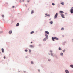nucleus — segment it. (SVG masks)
<instances>
[{
	"mask_svg": "<svg viewBox=\"0 0 73 73\" xmlns=\"http://www.w3.org/2000/svg\"><path fill=\"white\" fill-rule=\"evenodd\" d=\"M52 41H54V39H55V40H58V38L56 37H52Z\"/></svg>",
	"mask_w": 73,
	"mask_h": 73,
	"instance_id": "f257e3e1",
	"label": "nucleus"
},
{
	"mask_svg": "<svg viewBox=\"0 0 73 73\" xmlns=\"http://www.w3.org/2000/svg\"><path fill=\"white\" fill-rule=\"evenodd\" d=\"M70 12L71 13H73V7H72L71 9L70 10Z\"/></svg>",
	"mask_w": 73,
	"mask_h": 73,
	"instance_id": "f03ea898",
	"label": "nucleus"
},
{
	"mask_svg": "<svg viewBox=\"0 0 73 73\" xmlns=\"http://www.w3.org/2000/svg\"><path fill=\"white\" fill-rule=\"evenodd\" d=\"M58 16V13H56V14L54 16V19H56L57 17V16Z\"/></svg>",
	"mask_w": 73,
	"mask_h": 73,
	"instance_id": "7ed1b4c3",
	"label": "nucleus"
},
{
	"mask_svg": "<svg viewBox=\"0 0 73 73\" xmlns=\"http://www.w3.org/2000/svg\"><path fill=\"white\" fill-rule=\"evenodd\" d=\"M61 15L62 18H65V17L64 16V15L63 14H61Z\"/></svg>",
	"mask_w": 73,
	"mask_h": 73,
	"instance_id": "20e7f679",
	"label": "nucleus"
},
{
	"mask_svg": "<svg viewBox=\"0 0 73 73\" xmlns=\"http://www.w3.org/2000/svg\"><path fill=\"white\" fill-rule=\"evenodd\" d=\"M45 33H47V34H48V35L49 34V33L47 31H45Z\"/></svg>",
	"mask_w": 73,
	"mask_h": 73,
	"instance_id": "39448f33",
	"label": "nucleus"
},
{
	"mask_svg": "<svg viewBox=\"0 0 73 73\" xmlns=\"http://www.w3.org/2000/svg\"><path fill=\"white\" fill-rule=\"evenodd\" d=\"M45 36H46V38H48V35H47V34H46V33H45Z\"/></svg>",
	"mask_w": 73,
	"mask_h": 73,
	"instance_id": "423d86ee",
	"label": "nucleus"
},
{
	"mask_svg": "<svg viewBox=\"0 0 73 73\" xmlns=\"http://www.w3.org/2000/svg\"><path fill=\"white\" fill-rule=\"evenodd\" d=\"M29 46L30 48H34V46L32 45H30Z\"/></svg>",
	"mask_w": 73,
	"mask_h": 73,
	"instance_id": "0eeeda50",
	"label": "nucleus"
},
{
	"mask_svg": "<svg viewBox=\"0 0 73 73\" xmlns=\"http://www.w3.org/2000/svg\"><path fill=\"white\" fill-rule=\"evenodd\" d=\"M65 72L66 73H69V71H68V70H65Z\"/></svg>",
	"mask_w": 73,
	"mask_h": 73,
	"instance_id": "6e6552de",
	"label": "nucleus"
},
{
	"mask_svg": "<svg viewBox=\"0 0 73 73\" xmlns=\"http://www.w3.org/2000/svg\"><path fill=\"white\" fill-rule=\"evenodd\" d=\"M2 51L3 53H4V50L3 48H2Z\"/></svg>",
	"mask_w": 73,
	"mask_h": 73,
	"instance_id": "1a4fd4ad",
	"label": "nucleus"
},
{
	"mask_svg": "<svg viewBox=\"0 0 73 73\" xmlns=\"http://www.w3.org/2000/svg\"><path fill=\"white\" fill-rule=\"evenodd\" d=\"M12 31H10L9 32V33L10 34H11L12 33Z\"/></svg>",
	"mask_w": 73,
	"mask_h": 73,
	"instance_id": "9d476101",
	"label": "nucleus"
},
{
	"mask_svg": "<svg viewBox=\"0 0 73 73\" xmlns=\"http://www.w3.org/2000/svg\"><path fill=\"white\" fill-rule=\"evenodd\" d=\"M35 32L34 31H32L31 33V34H33V33H34Z\"/></svg>",
	"mask_w": 73,
	"mask_h": 73,
	"instance_id": "9b49d317",
	"label": "nucleus"
},
{
	"mask_svg": "<svg viewBox=\"0 0 73 73\" xmlns=\"http://www.w3.org/2000/svg\"><path fill=\"white\" fill-rule=\"evenodd\" d=\"M64 13V12L62 11H60V13H62V14Z\"/></svg>",
	"mask_w": 73,
	"mask_h": 73,
	"instance_id": "f8f14e48",
	"label": "nucleus"
},
{
	"mask_svg": "<svg viewBox=\"0 0 73 73\" xmlns=\"http://www.w3.org/2000/svg\"><path fill=\"white\" fill-rule=\"evenodd\" d=\"M34 13V11H33V10H32L31 11V14H32V13Z\"/></svg>",
	"mask_w": 73,
	"mask_h": 73,
	"instance_id": "ddd939ff",
	"label": "nucleus"
},
{
	"mask_svg": "<svg viewBox=\"0 0 73 73\" xmlns=\"http://www.w3.org/2000/svg\"><path fill=\"white\" fill-rule=\"evenodd\" d=\"M45 15H46L47 16H48V17L50 16V15H49V14H45Z\"/></svg>",
	"mask_w": 73,
	"mask_h": 73,
	"instance_id": "4468645a",
	"label": "nucleus"
},
{
	"mask_svg": "<svg viewBox=\"0 0 73 73\" xmlns=\"http://www.w3.org/2000/svg\"><path fill=\"white\" fill-rule=\"evenodd\" d=\"M46 40V38H45L44 39H43V41H45Z\"/></svg>",
	"mask_w": 73,
	"mask_h": 73,
	"instance_id": "2eb2a0df",
	"label": "nucleus"
},
{
	"mask_svg": "<svg viewBox=\"0 0 73 73\" xmlns=\"http://www.w3.org/2000/svg\"><path fill=\"white\" fill-rule=\"evenodd\" d=\"M19 25V23H17L16 25V27H18Z\"/></svg>",
	"mask_w": 73,
	"mask_h": 73,
	"instance_id": "dca6fc26",
	"label": "nucleus"
},
{
	"mask_svg": "<svg viewBox=\"0 0 73 73\" xmlns=\"http://www.w3.org/2000/svg\"><path fill=\"white\" fill-rule=\"evenodd\" d=\"M50 23L51 24H53V22L52 21H51L50 22Z\"/></svg>",
	"mask_w": 73,
	"mask_h": 73,
	"instance_id": "f3484780",
	"label": "nucleus"
},
{
	"mask_svg": "<svg viewBox=\"0 0 73 73\" xmlns=\"http://www.w3.org/2000/svg\"><path fill=\"white\" fill-rule=\"evenodd\" d=\"M61 4H62V5H64V2H62L61 3Z\"/></svg>",
	"mask_w": 73,
	"mask_h": 73,
	"instance_id": "a211bd4d",
	"label": "nucleus"
},
{
	"mask_svg": "<svg viewBox=\"0 0 73 73\" xmlns=\"http://www.w3.org/2000/svg\"><path fill=\"white\" fill-rule=\"evenodd\" d=\"M59 50H61V48L60 47H59Z\"/></svg>",
	"mask_w": 73,
	"mask_h": 73,
	"instance_id": "6ab92c4d",
	"label": "nucleus"
},
{
	"mask_svg": "<svg viewBox=\"0 0 73 73\" xmlns=\"http://www.w3.org/2000/svg\"><path fill=\"white\" fill-rule=\"evenodd\" d=\"M63 53H60V55L61 56H63Z\"/></svg>",
	"mask_w": 73,
	"mask_h": 73,
	"instance_id": "aec40b11",
	"label": "nucleus"
},
{
	"mask_svg": "<svg viewBox=\"0 0 73 73\" xmlns=\"http://www.w3.org/2000/svg\"><path fill=\"white\" fill-rule=\"evenodd\" d=\"M64 28L62 27V28L61 29V30L62 31H63V30H64Z\"/></svg>",
	"mask_w": 73,
	"mask_h": 73,
	"instance_id": "412c9836",
	"label": "nucleus"
},
{
	"mask_svg": "<svg viewBox=\"0 0 73 73\" xmlns=\"http://www.w3.org/2000/svg\"><path fill=\"white\" fill-rule=\"evenodd\" d=\"M70 67H71V68H73V65H70Z\"/></svg>",
	"mask_w": 73,
	"mask_h": 73,
	"instance_id": "4be33fe9",
	"label": "nucleus"
},
{
	"mask_svg": "<svg viewBox=\"0 0 73 73\" xmlns=\"http://www.w3.org/2000/svg\"><path fill=\"white\" fill-rule=\"evenodd\" d=\"M29 52L30 53H31V50L30 49H29Z\"/></svg>",
	"mask_w": 73,
	"mask_h": 73,
	"instance_id": "5701e85b",
	"label": "nucleus"
},
{
	"mask_svg": "<svg viewBox=\"0 0 73 73\" xmlns=\"http://www.w3.org/2000/svg\"><path fill=\"white\" fill-rule=\"evenodd\" d=\"M25 52H28V50H25Z\"/></svg>",
	"mask_w": 73,
	"mask_h": 73,
	"instance_id": "b1692460",
	"label": "nucleus"
},
{
	"mask_svg": "<svg viewBox=\"0 0 73 73\" xmlns=\"http://www.w3.org/2000/svg\"><path fill=\"white\" fill-rule=\"evenodd\" d=\"M31 64H33V62L31 61Z\"/></svg>",
	"mask_w": 73,
	"mask_h": 73,
	"instance_id": "393cba45",
	"label": "nucleus"
},
{
	"mask_svg": "<svg viewBox=\"0 0 73 73\" xmlns=\"http://www.w3.org/2000/svg\"><path fill=\"white\" fill-rule=\"evenodd\" d=\"M55 5L54 4V3H52V5Z\"/></svg>",
	"mask_w": 73,
	"mask_h": 73,
	"instance_id": "a878e982",
	"label": "nucleus"
},
{
	"mask_svg": "<svg viewBox=\"0 0 73 73\" xmlns=\"http://www.w3.org/2000/svg\"><path fill=\"white\" fill-rule=\"evenodd\" d=\"M4 15H2V16L3 17H4Z\"/></svg>",
	"mask_w": 73,
	"mask_h": 73,
	"instance_id": "bb28decb",
	"label": "nucleus"
},
{
	"mask_svg": "<svg viewBox=\"0 0 73 73\" xmlns=\"http://www.w3.org/2000/svg\"><path fill=\"white\" fill-rule=\"evenodd\" d=\"M50 59H48V61H50Z\"/></svg>",
	"mask_w": 73,
	"mask_h": 73,
	"instance_id": "cd10ccee",
	"label": "nucleus"
},
{
	"mask_svg": "<svg viewBox=\"0 0 73 73\" xmlns=\"http://www.w3.org/2000/svg\"><path fill=\"white\" fill-rule=\"evenodd\" d=\"M63 52H65V50H63Z\"/></svg>",
	"mask_w": 73,
	"mask_h": 73,
	"instance_id": "c85d7f7f",
	"label": "nucleus"
},
{
	"mask_svg": "<svg viewBox=\"0 0 73 73\" xmlns=\"http://www.w3.org/2000/svg\"><path fill=\"white\" fill-rule=\"evenodd\" d=\"M22 1L24 2V0H22Z\"/></svg>",
	"mask_w": 73,
	"mask_h": 73,
	"instance_id": "c756f323",
	"label": "nucleus"
},
{
	"mask_svg": "<svg viewBox=\"0 0 73 73\" xmlns=\"http://www.w3.org/2000/svg\"><path fill=\"white\" fill-rule=\"evenodd\" d=\"M51 56H52L53 55V54H51Z\"/></svg>",
	"mask_w": 73,
	"mask_h": 73,
	"instance_id": "7c9ffc66",
	"label": "nucleus"
},
{
	"mask_svg": "<svg viewBox=\"0 0 73 73\" xmlns=\"http://www.w3.org/2000/svg\"><path fill=\"white\" fill-rule=\"evenodd\" d=\"M14 7H15V6H13V8H14Z\"/></svg>",
	"mask_w": 73,
	"mask_h": 73,
	"instance_id": "2f4dec72",
	"label": "nucleus"
},
{
	"mask_svg": "<svg viewBox=\"0 0 73 73\" xmlns=\"http://www.w3.org/2000/svg\"><path fill=\"white\" fill-rule=\"evenodd\" d=\"M27 2H28V3H29V1H27Z\"/></svg>",
	"mask_w": 73,
	"mask_h": 73,
	"instance_id": "473e14b6",
	"label": "nucleus"
},
{
	"mask_svg": "<svg viewBox=\"0 0 73 73\" xmlns=\"http://www.w3.org/2000/svg\"><path fill=\"white\" fill-rule=\"evenodd\" d=\"M4 59L5 58V56H4Z\"/></svg>",
	"mask_w": 73,
	"mask_h": 73,
	"instance_id": "72a5a7b5",
	"label": "nucleus"
},
{
	"mask_svg": "<svg viewBox=\"0 0 73 73\" xmlns=\"http://www.w3.org/2000/svg\"><path fill=\"white\" fill-rule=\"evenodd\" d=\"M2 33V32L1 31V32L0 33Z\"/></svg>",
	"mask_w": 73,
	"mask_h": 73,
	"instance_id": "f704fd0d",
	"label": "nucleus"
},
{
	"mask_svg": "<svg viewBox=\"0 0 73 73\" xmlns=\"http://www.w3.org/2000/svg\"><path fill=\"white\" fill-rule=\"evenodd\" d=\"M31 44H32V42H31Z\"/></svg>",
	"mask_w": 73,
	"mask_h": 73,
	"instance_id": "c9c22d12",
	"label": "nucleus"
},
{
	"mask_svg": "<svg viewBox=\"0 0 73 73\" xmlns=\"http://www.w3.org/2000/svg\"><path fill=\"white\" fill-rule=\"evenodd\" d=\"M20 3H21V1H20Z\"/></svg>",
	"mask_w": 73,
	"mask_h": 73,
	"instance_id": "e433bc0d",
	"label": "nucleus"
},
{
	"mask_svg": "<svg viewBox=\"0 0 73 73\" xmlns=\"http://www.w3.org/2000/svg\"><path fill=\"white\" fill-rule=\"evenodd\" d=\"M0 53H1V52H0Z\"/></svg>",
	"mask_w": 73,
	"mask_h": 73,
	"instance_id": "4c0bfd02",
	"label": "nucleus"
},
{
	"mask_svg": "<svg viewBox=\"0 0 73 73\" xmlns=\"http://www.w3.org/2000/svg\"><path fill=\"white\" fill-rule=\"evenodd\" d=\"M39 72H40V71H39Z\"/></svg>",
	"mask_w": 73,
	"mask_h": 73,
	"instance_id": "58836bf2",
	"label": "nucleus"
},
{
	"mask_svg": "<svg viewBox=\"0 0 73 73\" xmlns=\"http://www.w3.org/2000/svg\"><path fill=\"white\" fill-rule=\"evenodd\" d=\"M72 40H73V39H72Z\"/></svg>",
	"mask_w": 73,
	"mask_h": 73,
	"instance_id": "ea45409f",
	"label": "nucleus"
}]
</instances>
